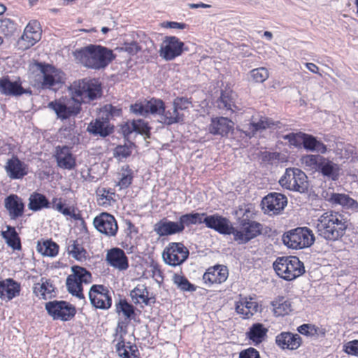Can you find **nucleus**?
I'll list each match as a JSON object with an SVG mask.
<instances>
[{"label":"nucleus","instance_id":"obj_1","mask_svg":"<svg viewBox=\"0 0 358 358\" xmlns=\"http://www.w3.org/2000/svg\"><path fill=\"white\" fill-rule=\"evenodd\" d=\"M75 95L80 100L74 98L66 101L56 100L48 103V107L53 110L57 117L66 120L76 116L80 111V102L87 103L96 99L101 96V87L95 80H80L74 86Z\"/></svg>","mask_w":358,"mask_h":358},{"label":"nucleus","instance_id":"obj_2","mask_svg":"<svg viewBox=\"0 0 358 358\" xmlns=\"http://www.w3.org/2000/svg\"><path fill=\"white\" fill-rule=\"evenodd\" d=\"M73 55L78 62L94 70L105 69L115 59L112 50L96 44H90L76 49Z\"/></svg>","mask_w":358,"mask_h":358},{"label":"nucleus","instance_id":"obj_3","mask_svg":"<svg viewBox=\"0 0 358 358\" xmlns=\"http://www.w3.org/2000/svg\"><path fill=\"white\" fill-rule=\"evenodd\" d=\"M348 220L341 213L327 211L317 220L318 235L328 241H336L341 238L348 227Z\"/></svg>","mask_w":358,"mask_h":358},{"label":"nucleus","instance_id":"obj_4","mask_svg":"<svg viewBox=\"0 0 358 358\" xmlns=\"http://www.w3.org/2000/svg\"><path fill=\"white\" fill-rule=\"evenodd\" d=\"M301 162L307 169L318 172L324 178L332 180L338 178V165L320 155H306L301 158Z\"/></svg>","mask_w":358,"mask_h":358},{"label":"nucleus","instance_id":"obj_5","mask_svg":"<svg viewBox=\"0 0 358 358\" xmlns=\"http://www.w3.org/2000/svg\"><path fill=\"white\" fill-rule=\"evenodd\" d=\"M273 268L279 277L287 281L301 276L305 272L303 263L295 256L278 257L273 263Z\"/></svg>","mask_w":358,"mask_h":358},{"label":"nucleus","instance_id":"obj_6","mask_svg":"<svg viewBox=\"0 0 358 358\" xmlns=\"http://www.w3.org/2000/svg\"><path fill=\"white\" fill-rule=\"evenodd\" d=\"M71 271L72 274L69 275L66 280L67 290L71 295L86 303L85 297L83 292V284L91 282L92 274L85 268L79 266H72Z\"/></svg>","mask_w":358,"mask_h":358},{"label":"nucleus","instance_id":"obj_7","mask_svg":"<svg viewBox=\"0 0 358 358\" xmlns=\"http://www.w3.org/2000/svg\"><path fill=\"white\" fill-rule=\"evenodd\" d=\"M284 244L289 248L301 250L310 247L315 241L314 234L308 227H296L282 236Z\"/></svg>","mask_w":358,"mask_h":358},{"label":"nucleus","instance_id":"obj_8","mask_svg":"<svg viewBox=\"0 0 358 358\" xmlns=\"http://www.w3.org/2000/svg\"><path fill=\"white\" fill-rule=\"evenodd\" d=\"M279 183L284 189L300 193H305L308 189L306 175L297 168L286 169Z\"/></svg>","mask_w":358,"mask_h":358},{"label":"nucleus","instance_id":"obj_9","mask_svg":"<svg viewBox=\"0 0 358 358\" xmlns=\"http://www.w3.org/2000/svg\"><path fill=\"white\" fill-rule=\"evenodd\" d=\"M240 229L233 228L234 240L238 244H245L262 233V225L248 218L239 219Z\"/></svg>","mask_w":358,"mask_h":358},{"label":"nucleus","instance_id":"obj_10","mask_svg":"<svg viewBox=\"0 0 358 358\" xmlns=\"http://www.w3.org/2000/svg\"><path fill=\"white\" fill-rule=\"evenodd\" d=\"M36 65L42 74L40 84L43 90L54 89L64 82V73L52 65L41 62H37Z\"/></svg>","mask_w":358,"mask_h":358},{"label":"nucleus","instance_id":"obj_11","mask_svg":"<svg viewBox=\"0 0 358 358\" xmlns=\"http://www.w3.org/2000/svg\"><path fill=\"white\" fill-rule=\"evenodd\" d=\"M45 308L48 315L55 320L67 322L76 314V307L66 301H51L45 303Z\"/></svg>","mask_w":358,"mask_h":358},{"label":"nucleus","instance_id":"obj_12","mask_svg":"<svg viewBox=\"0 0 358 358\" xmlns=\"http://www.w3.org/2000/svg\"><path fill=\"white\" fill-rule=\"evenodd\" d=\"M189 255V250L183 243L171 242L164 248L162 257L166 264L177 266L185 262Z\"/></svg>","mask_w":358,"mask_h":358},{"label":"nucleus","instance_id":"obj_13","mask_svg":"<svg viewBox=\"0 0 358 358\" xmlns=\"http://www.w3.org/2000/svg\"><path fill=\"white\" fill-rule=\"evenodd\" d=\"M287 205V196L279 192H270L262 198V210L268 215H277L282 213Z\"/></svg>","mask_w":358,"mask_h":358},{"label":"nucleus","instance_id":"obj_14","mask_svg":"<svg viewBox=\"0 0 358 358\" xmlns=\"http://www.w3.org/2000/svg\"><path fill=\"white\" fill-rule=\"evenodd\" d=\"M185 43L173 36H166L159 51V56L166 61H171L180 56L185 50Z\"/></svg>","mask_w":358,"mask_h":358},{"label":"nucleus","instance_id":"obj_15","mask_svg":"<svg viewBox=\"0 0 358 358\" xmlns=\"http://www.w3.org/2000/svg\"><path fill=\"white\" fill-rule=\"evenodd\" d=\"M91 304L96 308L108 310L112 306V296L108 288L103 285H93L89 291Z\"/></svg>","mask_w":358,"mask_h":358},{"label":"nucleus","instance_id":"obj_16","mask_svg":"<svg viewBox=\"0 0 358 358\" xmlns=\"http://www.w3.org/2000/svg\"><path fill=\"white\" fill-rule=\"evenodd\" d=\"M93 224L98 231L108 237L115 236L118 231L116 219L108 213H101L96 216Z\"/></svg>","mask_w":358,"mask_h":358},{"label":"nucleus","instance_id":"obj_17","mask_svg":"<svg viewBox=\"0 0 358 358\" xmlns=\"http://www.w3.org/2000/svg\"><path fill=\"white\" fill-rule=\"evenodd\" d=\"M229 276L228 268L222 264H216L209 267L203 275V283L210 287L213 284H221L227 280Z\"/></svg>","mask_w":358,"mask_h":358},{"label":"nucleus","instance_id":"obj_18","mask_svg":"<svg viewBox=\"0 0 358 358\" xmlns=\"http://www.w3.org/2000/svg\"><path fill=\"white\" fill-rule=\"evenodd\" d=\"M4 168L7 176L13 180L22 179L27 176L29 172L28 165L21 161L18 157L15 155L7 160Z\"/></svg>","mask_w":358,"mask_h":358},{"label":"nucleus","instance_id":"obj_19","mask_svg":"<svg viewBox=\"0 0 358 358\" xmlns=\"http://www.w3.org/2000/svg\"><path fill=\"white\" fill-rule=\"evenodd\" d=\"M236 94L229 89L222 90L220 96L216 100L215 106L224 115H230L238 110L235 103Z\"/></svg>","mask_w":358,"mask_h":358},{"label":"nucleus","instance_id":"obj_20","mask_svg":"<svg viewBox=\"0 0 358 358\" xmlns=\"http://www.w3.org/2000/svg\"><path fill=\"white\" fill-rule=\"evenodd\" d=\"M205 221L208 228L214 229L220 234L230 235L233 233L234 227L229 220L222 215L213 214L206 216Z\"/></svg>","mask_w":358,"mask_h":358},{"label":"nucleus","instance_id":"obj_21","mask_svg":"<svg viewBox=\"0 0 358 358\" xmlns=\"http://www.w3.org/2000/svg\"><path fill=\"white\" fill-rule=\"evenodd\" d=\"M275 342L283 350H295L301 345L302 338L298 334L282 331L275 336Z\"/></svg>","mask_w":358,"mask_h":358},{"label":"nucleus","instance_id":"obj_22","mask_svg":"<svg viewBox=\"0 0 358 358\" xmlns=\"http://www.w3.org/2000/svg\"><path fill=\"white\" fill-rule=\"evenodd\" d=\"M234 125V122L227 117H213L208 126V131L214 136L225 137L230 131H233Z\"/></svg>","mask_w":358,"mask_h":358},{"label":"nucleus","instance_id":"obj_23","mask_svg":"<svg viewBox=\"0 0 358 358\" xmlns=\"http://www.w3.org/2000/svg\"><path fill=\"white\" fill-rule=\"evenodd\" d=\"M4 206L10 220H15L24 214L25 205L22 199L17 194H13L6 196Z\"/></svg>","mask_w":358,"mask_h":358},{"label":"nucleus","instance_id":"obj_24","mask_svg":"<svg viewBox=\"0 0 358 358\" xmlns=\"http://www.w3.org/2000/svg\"><path fill=\"white\" fill-rule=\"evenodd\" d=\"M21 291V285L13 278L0 280V299L11 301L18 296Z\"/></svg>","mask_w":358,"mask_h":358},{"label":"nucleus","instance_id":"obj_25","mask_svg":"<svg viewBox=\"0 0 358 358\" xmlns=\"http://www.w3.org/2000/svg\"><path fill=\"white\" fill-rule=\"evenodd\" d=\"M55 157L57 166L62 169L72 170L76 167V159L68 146L56 147Z\"/></svg>","mask_w":358,"mask_h":358},{"label":"nucleus","instance_id":"obj_26","mask_svg":"<svg viewBox=\"0 0 358 358\" xmlns=\"http://www.w3.org/2000/svg\"><path fill=\"white\" fill-rule=\"evenodd\" d=\"M106 261L111 266L120 271L129 268L128 258L124 250L119 248H113L108 251Z\"/></svg>","mask_w":358,"mask_h":358},{"label":"nucleus","instance_id":"obj_27","mask_svg":"<svg viewBox=\"0 0 358 358\" xmlns=\"http://www.w3.org/2000/svg\"><path fill=\"white\" fill-rule=\"evenodd\" d=\"M0 92L6 96H17L27 93L20 80L11 81L8 77L0 79Z\"/></svg>","mask_w":358,"mask_h":358},{"label":"nucleus","instance_id":"obj_28","mask_svg":"<svg viewBox=\"0 0 358 358\" xmlns=\"http://www.w3.org/2000/svg\"><path fill=\"white\" fill-rule=\"evenodd\" d=\"M275 125L273 121L266 117L261 116L257 121L255 117H252L251 122L245 127L244 133L246 136L252 138L257 132L267 128H273Z\"/></svg>","mask_w":358,"mask_h":358},{"label":"nucleus","instance_id":"obj_29","mask_svg":"<svg viewBox=\"0 0 358 358\" xmlns=\"http://www.w3.org/2000/svg\"><path fill=\"white\" fill-rule=\"evenodd\" d=\"M154 231L160 237L181 233L177 222L163 218L154 225Z\"/></svg>","mask_w":358,"mask_h":358},{"label":"nucleus","instance_id":"obj_30","mask_svg":"<svg viewBox=\"0 0 358 358\" xmlns=\"http://www.w3.org/2000/svg\"><path fill=\"white\" fill-rule=\"evenodd\" d=\"M87 131L94 136L106 137L113 132L114 127L108 120L96 119L90 123L87 127Z\"/></svg>","mask_w":358,"mask_h":358},{"label":"nucleus","instance_id":"obj_31","mask_svg":"<svg viewBox=\"0 0 358 358\" xmlns=\"http://www.w3.org/2000/svg\"><path fill=\"white\" fill-rule=\"evenodd\" d=\"M258 303L252 299L242 298L236 303V311L243 318H249L258 311Z\"/></svg>","mask_w":358,"mask_h":358},{"label":"nucleus","instance_id":"obj_32","mask_svg":"<svg viewBox=\"0 0 358 358\" xmlns=\"http://www.w3.org/2000/svg\"><path fill=\"white\" fill-rule=\"evenodd\" d=\"M115 349L121 358H141L137 345L131 342L125 343L122 336L116 344Z\"/></svg>","mask_w":358,"mask_h":358},{"label":"nucleus","instance_id":"obj_33","mask_svg":"<svg viewBox=\"0 0 358 358\" xmlns=\"http://www.w3.org/2000/svg\"><path fill=\"white\" fill-rule=\"evenodd\" d=\"M130 296L135 303H142L148 306L155 303V297L149 296V292L145 285H138L131 292Z\"/></svg>","mask_w":358,"mask_h":358},{"label":"nucleus","instance_id":"obj_34","mask_svg":"<svg viewBox=\"0 0 358 358\" xmlns=\"http://www.w3.org/2000/svg\"><path fill=\"white\" fill-rule=\"evenodd\" d=\"M268 329L262 323H255L246 333L247 338L254 345L262 343L267 336Z\"/></svg>","mask_w":358,"mask_h":358},{"label":"nucleus","instance_id":"obj_35","mask_svg":"<svg viewBox=\"0 0 358 358\" xmlns=\"http://www.w3.org/2000/svg\"><path fill=\"white\" fill-rule=\"evenodd\" d=\"M28 208L34 212H37L43 208H50V202L44 194L34 192L29 196Z\"/></svg>","mask_w":358,"mask_h":358},{"label":"nucleus","instance_id":"obj_36","mask_svg":"<svg viewBox=\"0 0 358 358\" xmlns=\"http://www.w3.org/2000/svg\"><path fill=\"white\" fill-rule=\"evenodd\" d=\"M303 136V147L305 150L311 152H316L320 154H325L327 151V145L321 141L310 134H306Z\"/></svg>","mask_w":358,"mask_h":358},{"label":"nucleus","instance_id":"obj_37","mask_svg":"<svg viewBox=\"0 0 358 358\" xmlns=\"http://www.w3.org/2000/svg\"><path fill=\"white\" fill-rule=\"evenodd\" d=\"M1 236L5 239L6 244L13 250L22 249L20 236L14 227L7 226L6 230L1 231Z\"/></svg>","mask_w":358,"mask_h":358},{"label":"nucleus","instance_id":"obj_38","mask_svg":"<svg viewBox=\"0 0 358 358\" xmlns=\"http://www.w3.org/2000/svg\"><path fill=\"white\" fill-rule=\"evenodd\" d=\"M135 309L136 308L126 299H121L115 304L116 313L118 315L122 313L124 317V320L129 322L132 320H135L136 315Z\"/></svg>","mask_w":358,"mask_h":358},{"label":"nucleus","instance_id":"obj_39","mask_svg":"<svg viewBox=\"0 0 358 358\" xmlns=\"http://www.w3.org/2000/svg\"><path fill=\"white\" fill-rule=\"evenodd\" d=\"M160 118V122L162 123L167 125H171L182 122L184 120V115L180 114L173 106L172 108L167 110L164 106V112L162 113Z\"/></svg>","mask_w":358,"mask_h":358},{"label":"nucleus","instance_id":"obj_40","mask_svg":"<svg viewBox=\"0 0 358 358\" xmlns=\"http://www.w3.org/2000/svg\"><path fill=\"white\" fill-rule=\"evenodd\" d=\"M50 208L57 210L65 216H69L71 218H73L75 220H78L80 218L79 214L75 213V209L73 207H64L62 198H52V201L50 202Z\"/></svg>","mask_w":358,"mask_h":358},{"label":"nucleus","instance_id":"obj_41","mask_svg":"<svg viewBox=\"0 0 358 358\" xmlns=\"http://www.w3.org/2000/svg\"><path fill=\"white\" fill-rule=\"evenodd\" d=\"M41 283H37L34 288V294L42 299H47L51 297L52 292L55 291V287L50 280L41 278Z\"/></svg>","mask_w":358,"mask_h":358},{"label":"nucleus","instance_id":"obj_42","mask_svg":"<svg viewBox=\"0 0 358 358\" xmlns=\"http://www.w3.org/2000/svg\"><path fill=\"white\" fill-rule=\"evenodd\" d=\"M274 315L277 317L285 316L292 311V303L284 297H280L272 303Z\"/></svg>","mask_w":358,"mask_h":358},{"label":"nucleus","instance_id":"obj_43","mask_svg":"<svg viewBox=\"0 0 358 358\" xmlns=\"http://www.w3.org/2000/svg\"><path fill=\"white\" fill-rule=\"evenodd\" d=\"M96 193L97 201L101 206H110L112 203L115 201V199L113 198L115 193L111 188L106 189L105 187H99Z\"/></svg>","mask_w":358,"mask_h":358},{"label":"nucleus","instance_id":"obj_44","mask_svg":"<svg viewBox=\"0 0 358 358\" xmlns=\"http://www.w3.org/2000/svg\"><path fill=\"white\" fill-rule=\"evenodd\" d=\"M37 251L43 256L55 257L58 254V245L51 240H47L43 243L38 242Z\"/></svg>","mask_w":358,"mask_h":358},{"label":"nucleus","instance_id":"obj_45","mask_svg":"<svg viewBox=\"0 0 358 358\" xmlns=\"http://www.w3.org/2000/svg\"><path fill=\"white\" fill-rule=\"evenodd\" d=\"M329 201L333 204H339L344 208H350L357 206V202L348 195L344 194L332 193Z\"/></svg>","mask_w":358,"mask_h":358},{"label":"nucleus","instance_id":"obj_46","mask_svg":"<svg viewBox=\"0 0 358 358\" xmlns=\"http://www.w3.org/2000/svg\"><path fill=\"white\" fill-rule=\"evenodd\" d=\"M69 253L76 260L85 261L87 259V252L78 241H73L68 247Z\"/></svg>","mask_w":358,"mask_h":358},{"label":"nucleus","instance_id":"obj_47","mask_svg":"<svg viewBox=\"0 0 358 358\" xmlns=\"http://www.w3.org/2000/svg\"><path fill=\"white\" fill-rule=\"evenodd\" d=\"M40 38L41 32H37L35 31L27 32L24 31V33L18 43L20 45H21L22 43H24L23 48L27 49L36 44L40 40Z\"/></svg>","mask_w":358,"mask_h":358},{"label":"nucleus","instance_id":"obj_48","mask_svg":"<svg viewBox=\"0 0 358 358\" xmlns=\"http://www.w3.org/2000/svg\"><path fill=\"white\" fill-rule=\"evenodd\" d=\"M146 106L148 114H157L161 116L162 113L164 112V102L159 99L152 98L146 100Z\"/></svg>","mask_w":358,"mask_h":358},{"label":"nucleus","instance_id":"obj_49","mask_svg":"<svg viewBox=\"0 0 358 358\" xmlns=\"http://www.w3.org/2000/svg\"><path fill=\"white\" fill-rule=\"evenodd\" d=\"M173 280L174 284L183 292H194L196 290L194 285L192 284L185 276L175 274Z\"/></svg>","mask_w":358,"mask_h":358},{"label":"nucleus","instance_id":"obj_50","mask_svg":"<svg viewBox=\"0 0 358 358\" xmlns=\"http://www.w3.org/2000/svg\"><path fill=\"white\" fill-rule=\"evenodd\" d=\"M134 146V143L130 141L124 145H117L114 150V156L119 159L127 158L131 155Z\"/></svg>","mask_w":358,"mask_h":358},{"label":"nucleus","instance_id":"obj_51","mask_svg":"<svg viewBox=\"0 0 358 358\" xmlns=\"http://www.w3.org/2000/svg\"><path fill=\"white\" fill-rule=\"evenodd\" d=\"M134 124H135L136 129L134 131L141 135L145 136V138H150L151 127L149 126L148 122L142 119L133 120Z\"/></svg>","mask_w":358,"mask_h":358},{"label":"nucleus","instance_id":"obj_52","mask_svg":"<svg viewBox=\"0 0 358 358\" xmlns=\"http://www.w3.org/2000/svg\"><path fill=\"white\" fill-rule=\"evenodd\" d=\"M250 76L255 83H262L269 76L268 71L264 67L254 69L250 72Z\"/></svg>","mask_w":358,"mask_h":358},{"label":"nucleus","instance_id":"obj_53","mask_svg":"<svg viewBox=\"0 0 358 358\" xmlns=\"http://www.w3.org/2000/svg\"><path fill=\"white\" fill-rule=\"evenodd\" d=\"M306 133L297 132V133H289L283 136L285 140L295 146L300 147L303 143V136Z\"/></svg>","mask_w":358,"mask_h":358},{"label":"nucleus","instance_id":"obj_54","mask_svg":"<svg viewBox=\"0 0 358 358\" xmlns=\"http://www.w3.org/2000/svg\"><path fill=\"white\" fill-rule=\"evenodd\" d=\"M318 327L311 324H303L297 327V331L306 336H315L318 334Z\"/></svg>","mask_w":358,"mask_h":358},{"label":"nucleus","instance_id":"obj_55","mask_svg":"<svg viewBox=\"0 0 358 358\" xmlns=\"http://www.w3.org/2000/svg\"><path fill=\"white\" fill-rule=\"evenodd\" d=\"M130 110L133 113L136 115L147 116L148 109L146 106V100L131 104L130 106Z\"/></svg>","mask_w":358,"mask_h":358},{"label":"nucleus","instance_id":"obj_56","mask_svg":"<svg viewBox=\"0 0 358 358\" xmlns=\"http://www.w3.org/2000/svg\"><path fill=\"white\" fill-rule=\"evenodd\" d=\"M177 222L180 232H182L186 227H188L193 224L192 213L182 215Z\"/></svg>","mask_w":358,"mask_h":358},{"label":"nucleus","instance_id":"obj_57","mask_svg":"<svg viewBox=\"0 0 358 358\" xmlns=\"http://www.w3.org/2000/svg\"><path fill=\"white\" fill-rule=\"evenodd\" d=\"M104 111L106 112V118L108 121L110 119L120 117L122 115V109L120 108L113 106L110 104L105 106Z\"/></svg>","mask_w":358,"mask_h":358},{"label":"nucleus","instance_id":"obj_58","mask_svg":"<svg viewBox=\"0 0 358 358\" xmlns=\"http://www.w3.org/2000/svg\"><path fill=\"white\" fill-rule=\"evenodd\" d=\"M192 102L189 99L185 97H177L173 102V106L179 112V110H185L189 108Z\"/></svg>","mask_w":358,"mask_h":358},{"label":"nucleus","instance_id":"obj_59","mask_svg":"<svg viewBox=\"0 0 358 358\" xmlns=\"http://www.w3.org/2000/svg\"><path fill=\"white\" fill-rule=\"evenodd\" d=\"M132 180V171L131 169H128L127 170L126 173H122L117 185L120 187V189H126L131 184Z\"/></svg>","mask_w":358,"mask_h":358},{"label":"nucleus","instance_id":"obj_60","mask_svg":"<svg viewBox=\"0 0 358 358\" xmlns=\"http://www.w3.org/2000/svg\"><path fill=\"white\" fill-rule=\"evenodd\" d=\"M122 50L128 52L130 55H135L141 50V47L137 42L125 43L122 47Z\"/></svg>","mask_w":358,"mask_h":358},{"label":"nucleus","instance_id":"obj_61","mask_svg":"<svg viewBox=\"0 0 358 358\" xmlns=\"http://www.w3.org/2000/svg\"><path fill=\"white\" fill-rule=\"evenodd\" d=\"M344 350L349 355H358V340L347 343L344 345Z\"/></svg>","mask_w":358,"mask_h":358},{"label":"nucleus","instance_id":"obj_62","mask_svg":"<svg viewBox=\"0 0 358 358\" xmlns=\"http://www.w3.org/2000/svg\"><path fill=\"white\" fill-rule=\"evenodd\" d=\"M239 358H260L259 352L254 348H248L239 354Z\"/></svg>","mask_w":358,"mask_h":358},{"label":"nucleus","instance_id":"obj_63","mask_svg":"<svg viewBox=\"0 0 358 358\" xmlns=\"http://www.w3.org/2000/svg\"><path fill=\"white\" fill-rule=\"evenodd\" d=\"M135 127L133 120L127 122L122 125L121 130L124 138H128L133 132H135Z\"/></svg>","mask_w":358,"mask_h":358},{"label":"nucleus","instance_id":"obj_64","mask_svg":"<svg viewBox=\"0 0 358 358\" xmlns=\"http://www.w3.org/2000/svg\"><path fill=\"white\" fill-rule=\"evenodd\" d=\"M279 159V153L264 152L262 153V160L268 164H273Z\"/></svg>","mask_w":358,"mask_h":358}]
</instances>
